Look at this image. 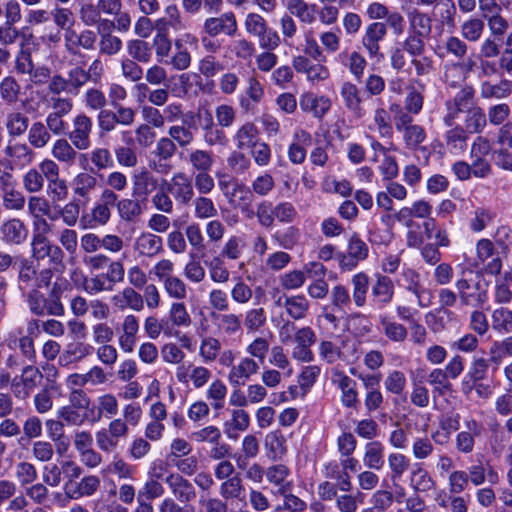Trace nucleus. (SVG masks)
Masks as SVG:
<instances>
[{"label": "nucleus", "mask_w": 512, "mask_h": 512, "mask_svg": "<svg viewBox=\"0 0 512 512\" xmlns=\"http://www.w3.org/2000/svg\"><path fill=\"white\" fill-rule=\"evenodd\" d=\"M235 139L239 150L247 151L249 154H255L256 146V126L254 123H246L239 128Z\"/></svg>", "instance_id": "7c9ffc66"}, {"label": "nucleus", "mask_w": 512, "mask_h": 512, "mask_svg": "<svg viewBox=\"0 0 512 512\" xmlns=\"http://www.w3.org/2000/svg\"><path fill=\"white\" fill-rule=\"evenodd\" d=\"M4 154L20 165H29L35 157L31 146L26 143L9 144L6 146Z\"/></svg>", "instance_id": "bb28decb"}, {"label": "nucleus", "mask_w": 512, "mask_h": 512, "mask_svg": "<svg viewBox=\"0 0 512 512\" xmlns=\"http://www.w3.org/2000/svg\"><path fill=\"white\" fill-rule=\"evenodd\" d=\"M98 409L97 412L91 415V422H98L101 420L103 415L106 418H111L118 413V400L113 394L107 393L101 395L97 399Z\"/></svg>", "instance_id": "c85d7f7f"}, {"label": "nucleus", "mask_w": 512, "mask_h": 512, "mask_svg": "<svg viewBox=\"0 0 512 512\" xmlns=\"http://www.w3.org/2000/svg\"><path fill=\"white\" fill-rule=\"evenodd\" d=\"M117 211L121 220L136 222L143 213V207L139 200L123 198L117 203Z\"/></svg>", "instance_id": "c756f323"}, {"label": "nucleus", "mask_w": 512, "mask_h": 512, "mask_svg": "<svg viewBox=\"0 0 512 512\" xmlns=\"http://www.w3.org/2000/svg\"><path fill=\"white\" fill-rule=\"evenodd\" d=\"M460 303L463 306L482 308L488 299L487 289L481 281L471 284L467 279H458L455 283Z\"/></svg>", "instance_id": "7ed1b4c3"}, {"label": "nucleus", "mask_w": 512, "mask_h": 512, "mask_svg": "<svg viewBox=\"0 0 512 512\" xmlns=\"http://www.w3.org/2000/svg\"><path fill=\"white\" fill-rule=\"evenodd\" d=\"M243 451L244 455L240 456L237 461L238 467L247 471V477L253 478L256 473V463H250L256 455V438L253 435L244 438Z\"/></svg>", "instance_id": "4be33fe9"}, {"label": "nucleus", "mask_w": 512, "mask_h": 512, "mask_svg": "<svg viewBox=\"0 0 512 512\" xmlns=\"http://www.w3.org/2000/svg\"><path fill=\"white\" fill-rule=\"evenodd\" d=\"M57 414H58V417L62 421L66 422L68 425H73V426H81L86 421L91 422V417H92L91 415H89V413H87V412L81 413L80 410L73 408L70 405L61 407L58 410Z\"/></svg>", "instance_id": "a18cd8bd"}, {"label": "nucleus", "mask_w": 512, "mask_h": 512, "mask_svg": "<svg viewBox=\"0 0 512 512\" xmlns=\"http://www.w3.org/2000/svg\"><path fill=\"white\" fill-rule=\"evenodd\" d=\"M264 445L268 451V457L273 460L280 458L284 454V440L278 432L269 433L265 438Z\"/></svg>", "instance_id": "69168bd1"}, {"label": "nucleus", "mask_w": 512, "mask_h": 512, "mask_svg": "<svg viewBox=\"0 0 512 512\" xmlns=\"http://www.w3.org/2000/svg\"><path fill=\"white\" fill-rule=\"evenodd\" d=\"M21 95V86L14 76L8 75L0 81V98L7 105L16 104Z\"/></svg>", "instance_id": "cd10ccee"}, {"label": "nucleus", "mask_w": 512, "mask_h": 512, "mask_svg": "<svg viewBox=\"0 0 512 512\" xmlns=\"http://www.w3.org/2000/svg\"><path fill=\"white\" fill-rule=\"evenodd\" d=\"M67 81L71 94L76 95L90 81V73L81 66H74L67 72Z\"/></svg>", "instance_id": "49530a36"}, {"label": "nucleus", "mask_w": 512, "mask_h": 512, "mask_svg": "<svg viewBox=\"0 0 512 512\" xmlns=\"http://www.w3.org/2000/svg\"><path fill=\"white\" fill-rule=\"evenodd\" d=\"M188 161L199 172L209 171L213 165L211 153L200 149L192 151L189 154Z\"/></svg>", "instance_id": "680f3d73"}, {"label": "nucleus", "mask_w": 512, "mask_h": 512, "mask_svg": "<svg viewBox=\"0 0 512 512\" xmlns=\"http://www.w3.org/2000/svg\"><path fill=\"white\" fill-rule=\"evenodd\" d=\"M486 115L482 108L474 107L467 111L465 130L468 133H480L486 126Z\"/></svg>", "instance_id": "37998d69"}, {"label": "nucleus", "mask_w": 512, "mask_h": 512, "mask_svg": "<svg viewBox=\"0 0 512 512\" xmlns=\"http://www.w3.org/2000/svg\"><path fill=\"white\" fill-rule=\"evenodd\" d=\"M300 107L311 112L315 117L322 118L331 108V101L326 96H316L313 93L303 94L300 98Z\"/></svg>", "instance_id": "f3484780"}, {"label": "nucleus", "mask_w": 512, "mask_h": 512, "mask_svg": "<svg viewBox=\"0 0 512 512\" xmlns=\"http://www.w3.org/2000/svg\"><path fill=\"white\" fill-rule=\"evenodd\" d=\"M197 130L196 114L189 111L182 118L180 124L171 125L168 129V137L173 139V143L182 149L191 145L195 139L194 131Z\"/></svg>", "instance_id": "39448f33"}, {"label": "nucleus", "mask_w": 512, "mask_h": 512, "mask_svg": "<svg viewBox=\"0 0 512 512\" xmlns=\"http://www.w3.org/2000/svg\"><path fill=\"white\" fill-rule=\"evenodd\" d=\"M490 359H485L483 357L475 358L468 370V377L474 383H478L487 378L489 372V362Z\"/></svg>", "instance_id": "0e129e2a"}, {"label": "nucleus", "mask_w": 512, "mask_h": 512, "mask_svg": "<svg viewBox=\"0 0 512 512\" xmlns=\"http://www.w3.org/2000/svg\"><path fill=\"white\" fill-rule=\"evenodd\" d=\"M287 10L304 23H312L315 20L314 13L310 11L308 4L303 0H288Z\"/></svg>", "instance_id": "bf43d9fd"}, {"label": "nucleus", "mask_w": 512, "mask_h": 512, "mask_svg": "<svg viewBox=\"0 0 512 512\" xmlns=\"http://www.w3.org/2000/svg\"><path fill=\"white\" fill-rule=\"evenodd\" d=\"M92 339L95 344L110 343L114 337V329L107 322H97L91 327Z\"/></svg>", "instance_id": "774afa93"}, {"label": "nucleus", "mask_w": 512, "mask_h": 512, "mask_svg": "<svg viewBox=\"0 0 512 512\" xmlns=\"http://www.w3.org/2000/svg\"><path fill=\"white\" fill-rule=\"evenodd\" d=\"M256 372V363L253 359L245 358L238 365L233 366L229 379L235 385H244L250 375Z\"/></svg>", "instance_id": "f704fd0d"}, {"label": "nucleus", "mask_w": 512, "mask_h": 512, "mask_svg": "<svg viewBox=\"0 0 512 512\" xmlns=\"http://www.w3.org/2000/svg\"><path fill=\"white\" fill-rule=\"evenodd\" d=\"M384 335L393 342H404L408 336L405 326L392 321L387 316H381L379 321Z\"/></svg>", "instance_id": "4c0bfd02"}, {"label": "nucleus", "mask_w": 512, "mask_h": 512, "mask_svg": "<svg viewBox=\"0 0 512 512\" xmlns=\"http://www.w3.org/2000/svg\"><path fill=\"white\" fill-rule=\"evenodd\" d=\"M133 195L146 198L158 185L157 179L146 168L135 171L132 176Z\"/></svg>", "instance_id": "dca6fc26"}, {"label": "nucleus", "mask_w": 512, "mask_h": 512, "mask_svg": "<svg viewBox=\"0 0 512 512\" xmlns=\"http://www.w3.org/2000/svg\"><path fill=\"white\" fill-rule=\"evenodd\" d=\"M172 495L181 503H188L195 499L196 490L193 484L179 473H170L165 478Z\"/></svg>", "instance_id": "6e6552de"}, {"label": "nucleus", "mask_w": 512, "mask_h": 512, "mask_svg": "<svg viewBox=\"0 0 512 512\" xmlns=\"http://www.w3.org/2000/svg\"><path fill=\"white\" fill-rule=\"evenodd\" d=\"M1 240L8 245H20L28 236V229L24 222L18 218H12L0 227Z\"/></svg>", "instance_id": "f8f14e48"}, {"label": "nucleus", "mask_w": 512, "mask_h": 512, "mask_svg": "<svg viewBox=\"0 0 512 512\" xmlns=\"http://www.w3.org/2000/svg\"><path fill=\"white\" fill-rule=\"evenodd\" d=\"M33 364L34 363H31L30 365L25 366L21 374V382L26 389V396H28L29 392L40 384L43 378L40 370Z\"/></svg>", "instance_id": "4d7b16f0"}, {"label": "nucleus", "mask_w": 512, "mask_h": 512, "mask_svg": "<svg viewBox=\"0 0 512 512\" xmlns=\"http://www.w3.org/2000/svg\"><path fill=\"white\" fill-rule=\"evenodd\" d=\"M64 48L70 56H80L81 50L93 51L97 44V34L90 29H84L80 32L75 29H67L63 33Z\"/></svg>", "instance_id": "f03ea898"}, {"label": "nucleus", "mask_w": 512, "mask_h": 512, "mask_svg": "<svg viewBox=\"0 0 512 512\" xmlns=\"http://www.w3.org/2000/svg\"><path fill=\"white\" fill-rule=\"evenodd\" d=\"M353 301L357 307L364 306L366 294L369 286L368 276L364 273H358L352 277Z\"/></svg>", "instance_id": "de8ad7c7"}, {"label": "nucleus", "mask_w": 512, "mask_h": 512, "mask_svg": "<svg viewBox=\"0 0 512 512\" xmlns=\"http://www.w3.org/2000/svg\"><path fill=\"white\" fill-rule=\"evenodd\" d=\"M492 327L499 332L510 333L512 331V309H495L492 313Z\"/></svg>", "instance_id": "09e8293b"}, {"label": "nucleus", "mask_w": 512, "mask_h": 512, "mask_svg": "<svg viewBox=\"0 0 512 512\" xmlns=\"http://www.w3.org/2000/svg\"><path fill=\"white\" fill-rule=\"evenodd\" d=\"M410 25L412 33L429 36L431 32V19L418 11H413L410 15Z\"/></svg>", "instance_id": "338daca9"}, {"label": "nucleus", "mask_w": 512, "mask_h": 512, "mask_svg": "<svg viewBox=\"0 0 512 512\" xmlns=\"http://www.w3.org/2000/svg\"><path fill=\"white\" fill-rule=\"evenodd\" d=\"M400 133L402 134L406 148L409 150L422 149L421 145L425 142L427 137L425 129L418 124L410 126Z\"/></svg>", "instance_id": "ea45409f"}, {"label": "nucleus", "mask_w": 512, "mask_h": 512, "mask_svg": "<svg viewBox=\"0 0 512 512\" xmlns=\"http://www.w3.org/2000/svg\"><path fill=\"white\" fill-rule=\"evenodd\" d=\"M93 346L85 342H72L66 346L63 354L59 358L61 365H67L72 362H79L93 353Z\"/></svg>", "instance_id": "aec40b11"}, {"label": "nucleus", "mask_w": 512, "mask_h": 512, "mask_svg": "<svg viewBox=\"0 0 512 512\" xmlns=\"http://www.w3.org/2000/svg\"><path fill=\"white\" fill-rule=\"evenodd\" d=\"M253 199V192L248 187L240 183H235L233 185L230 202L235 206H238L250 219L253 218L254 215L252 208Z\"/></svg>", "instance_id": "a211bd4d"}, {"label": "nucleus", "mask_w": 512, "mask_h": 512, "mask_svg": "<svg viewBox=\"0 0 512 512\" xmlns=\"http://www.w3.org/2000/svg\"><path fill=\"white\" fill-rule=\"evenodd\" d=\"M57 236L59 245L67 251L69 254H74L78 246V234L71 227L58 229L55 233Z\"/></svg>", "instance_id": "6e6d98bb"}, {"label": "nucleus", "mask_w": 512, "mask_h": 512, "mask_svg": "<svg viewBox=\"0 0 512 512\" xmlns=\"http://www.w3.org/2000/svg\"><path fill=\"white\" fill-rule=\"evenodd\" d=\"M101 480L97 475H86L78 481L68 494L74 498L91 497L100 488Z\"/></svg>", "instance_id": "b1692460"}, {"label": "nucleus", "mask_w": 512, "mask_h": 512, "mask_svg": "<svg viewBox=\"0 0 512 512\" xmlns=\"http://www.w3.org/2000/svg\"><path fill=\"white\" fill-rule=\"evenodd\" d=\"M183 10L190 15L199 14L203 8L208 14L221 11L223 0H181Z\"/></svg>", "instance_id": "a878e982"}, {"label": "nucleus", "mask_w": 512, "mask_h": 512, "mask_svg": "<svg viewBox=\"0 0 512 512\" xmlns=\"http://www.w3.org/2000/svg\"><path fill=\"white\" fill-rule=\"evenodd\" d=\"M15 475L22 487H27L38 478V472L34 464L26 461L16 465Z\"/></svg>", "instance_id": "864d4df0"}, {"label": "nucleus", "mask_w": 512, "mask_h": 512, "mask_svg": "<svg viewBox=\"0 0 512 512\" xmlns=\"http://www.w3.org/2000/svg\"><path fill=\"white\" fill-rule=\"evenodd\" d=\"M163 183L167 187V191L182 205L189 204L194 197L192 180L184 172L174 174L169 182L164 181Z\"/></svg>", "instance_id": "0eeeda50"}, {"label": "nucleus", "mask_w": 512, "mask_h": 512, "mask_svg": "<svg viewBox=\"0 0 512 512\" xmlns=\"http://www.w3.org/2000/svg\"><path fill=\"white\" fill-rule=\"evenodd\" d=\"M345 107L353 114L355 118H362L366 115V110L362 106L360 90L351 82H344L340 91Z\"/></svg>", "instance_id": "2eb2a0df"}, {"label": "nucleus", "mask_w": 512, "mask_h": 512, "mask_svg": "<svg viewBox=\"0 0 512 512\" xmlns=\"http://www.w3.org/2000/svg\"><path fill=\"white\" fill-rule=\"evenodd\" d=\"M121 73L126 80L138 83L143 78L144 70L137 60L124 58L121 61Z\"/></svg>", "instance_id": "052dcab7"}, {"label": "nucleus", "mask_w": 512, "mask_h": 512, "mask_svg": "<svg viewBox=\"0 0 512 512\" xmlns=\"http://www.w3.org/2000/svg\"><path fill=\"white\" fill-rule=\"evenodd\" d=\"M469 431H462L456 436V448L462 453H470L474 448V436L481 433V426L476 421L467 423Z\"/></svg>", "instance_id": "72a5a7b5"}, {"label": "nucleus", "mask_w": 512, "mask_h": 512, "mask_svg": "<svg viewBox=\"0 0 512 512\" xmlns=\"http://www.w3.org/2000/svg\"><path fill=\"white\" fill-rule=\"evenodd\" d=\"M393 296V281L387 276H377L376 283L372 287L373 301L380 306H386L392 301Z\"/></svg>", "instance_id": "6ab92c4d"}, {"label": "nucleus", "mask_w": 512, "mask_h": 512, "mask_svg": "<svg viewBox=\"0 0 512 512\" xmlns=\"http://www.w3.org/2000/svg\"><path fill=\"white\" fill-rule=\"evenodd\" d=\"M52 135L42 121H35L31 124L27 140L28 144L35 149L45 148L51 141Z\"/></svg>", "instance_id": "393cba45"}, {"label": "nucleus", "mask_w": 512, "mask_h": 512, "mask_svg": "<svg viewBox=\"0 0 512 512\" xmlns=\"http://www.w3.org/2000/svg\"><path fill=\"white\" fill-rule=\"evenodd\" d=\"M122 40L110 32L100 34L98 48L99 55L114 56L121 51Z\"/></svg>", "instance_id": "c03bdc74"}, {"label": "nucleus", "mask_w": 512, "mask_h": 512, "mask_svg": "<svg viewBox=\"0 0 512 512\" xmlns=\"http://www.w3.org/2000/svg\"><path fill=\"white\" fill-rule=\"evenodd\" d=\"M69 405L89 415L94 413V405L91 398L84 390H72L68 396Z\"/></svg>", "instance_id": "603ef678"}, {"label": "nucleus", "mask_w": 512, "mask_h": 512, "mask_svg": "<svg viewBox=\"0 0 512 512\" xmlns=\"http://www.w3.org/2000/svg\"><path fill=\"white\" fill-rule=\"evenodd\" d=\"M47 180V194L53 202L64 201L68 196V186L65 179L60 178V168L53 161L50 169H45Z\"/></svg>", "instance_id": "1a4fd4ad"}, {"label": "nucleus", "mask_w": 512, "mask_h": 512, "mask_svg": "<svg viewBox=\"0 0 512 512\" xmlns=\"http://www.w3.org/2000/svg\"><path fill=\"white\" fill-rule=\"evenodd\" d=\"M134 250L141 257L154 258L163 251V240L151 232H143L136 238Z\"/></svg>", "instance_id": "ddd939ff"}, {"label": "nucleus", "mask_w": 512, "mask_h": 512, "mask_svg": "<svg viewBox=\"0 0 512 512\" xmlns=\"http://www.w3.org/2000/svg\"><path fill=\"white\" fill-rule=\"evenodd\" d=\"M61 469L66 479L65 490L68 493L77 483L75 480L80 478L83 473L82 467L73 460H66L61 463Z\"/></svg>", "instance_id": "e2e57ef3"}, {"label": "nucleus", "mask_w": 512, "mask_h": 512, "mask_svg": "<svg viewBox=\"0 0 512 512\" xmlns=\"http://www.w3.org/2000/svg\"><path fill=\"white\" fill-rule=\"evenodd\" d=\"M253 158H255V154L238 149L228 157L227 162L234 172L243 173L250 167Z\"/></svg>", "instance_id": "5fc2aeb1"}, {"label": "nucleus", "mask_w": 512, "mask_h": 512, "mask_svg": "<svg viewBox=\"0 0 512 512\" xmlns=\"http://www.w3.org/2000/svg\"><path fill=\"white\" fill-rule=\"evenodd\" d=\"M511 86L512 82L507 79H503L497 84H492L488 81H485L481 84L480 93L484 99H502L510 95Z\"/></svg>", "instance_id": "e433bc0d"}, {"label": "nucleus", "mask_w": 512, "mask_h": 512, "mask_svg": "<svg viewBox=\"0 0 512 512\" xmlns=\"http://www.w3.org/2000/svg\"><path fill=\"white\" fill-rule=\"evenodd\" d=\"M106 471L116 475L119 480L132 479L136 472L134 466L119 457L113 458V460L108 464Z\"/></svg>", "instance_id": "3c124183"}, {"label": "nucleus", "mask_w": 512, "mask_h": 512, "mask_svg": "<svg viewBox=\"0 0 512 512\" xmlns=\"http://www.w3.org/2000/svg\"><path fill=\"white\" fill-rule=\"evenodd\" d=\"M53 161L52 159H44L36 168H30L23 175L22 185L28 193L35 194L43 190L46 180L45 169H50Z\"/></svg>", "instance_id": "9d476101"}, {"label": "nucleus", "mask_w": 512, "mask_h": 512, "mask_svg": "<svg viewBox=\"0 0 512 512\" xmlns=\"http://www.w3.org/2000/svg\"><path fill=\"white\" fill-rule=\"evenodd\" d=\"M116 283L110 282L105 274H97L84 280L83 289L89 295H96L101 292L112 291Z\"/></svg>", "instance_id": "79ce46f5"}, {"label": "nucleus", "mask_w": 512, "mask_h": 512, "mask_svg": "<svg viewBox=\"0 0 512 512\" xmlns=\"http://www.w3.org/2000/svg\"><path fill=\"white\" fill-rule=\"evenodd\" d=\"M410 485L416 492H428L435 488L434 480L420 464H416L411 471Z\"/></svg>", "instance_id": "473e14b6"}, {"label": "nucleus", "mask_w": 512, "mask_h": 512, "mask_svg": "<svg viewBox=\"0 0 512 512\" xmlns=\"http://www.w3.org/2000/svg\"><path fill=\"white\" fill-rule=\"evenodd\" d=\"M113 302L120 309L130 308L134 311H141L144 307L142 295L132 287H126L119 294L113 296Z\"/></svg>", "instance_id": "5701e85b"}, {"label": "nucleus", "mask_w": 512, "mask_h": 512, "mask_svg": "<svg viewBox=\"0 0 512 512\" xmlns=\"http://www.w3.org/2000/svg\"><path fill=\"white\" fill-rule=\"evenodd\" d=\"M387 34L386 24L382 22H373L367 26L365 34L362 37V44L366 48L370 57H383L380 53V41Z\"/></svg>", "instance_id": "9b49d317"}, {"label": "nucleus", "mask_w": 512, "mask_h": 512, "mask_svg": "<svg viewBox=\"0 0 512 512\" xmlns=\"http://www.w3.org/2000/svg\"><path fill=\"white\" fill-rule=\"evenodd\" d=\"M169 319L172 325L177 327H188L191 325V317L182 302L172 303L169 311Z\"/></svg>", "instance_id": "13d9d810"}, {"label": "nucleus", "mask_w": 512, "mask_h": 512, "mask_svg": "<svg viewBox=\"0 0 512 512\" xmlns=\"http://www.w3.org/2000/svg\"><path fill=\"white\" fill-rule=\"evenodd\" d=\"M203 32L210 37L220 34L232 37L237 32V21L233 12H226L218 17H208L203 23Z\"/></svg>", "instance_id": "423d86ee"}, {"label": "nucleus", "mask_w": 512, "mask_h": 512, "mask_svg": "<svg viewBox=\"0 0 512 512\" xmlns=\"http://www.w3.org/2000/svg\"><path fill=\"white\" fill-rule=\"evenodd\" d=\"M77 148L72 145V142L66 138L57 139L51 150V155L57 161L65 163L68 166L75 164L78 153Z\"/></svg>", "instance_id": "412c9836"}, {"label": "nucleus", "mask_w": 512, "mask_h": 512, "mask_svg": "<svg viewBox=\"0 0 512 512\" xmlns=\"http://www.w3.org/2000/svg\"><path fill=\"white\" fill-rule=\"evenodd\" d=\"M138 331V318L132 314L126 315L121 324V334L118 338V344L124 352L131 353L134 350Z\"/></svg>", "instance_id": "4468645a"}, {"label": "nucleus", "mask_w": 512, "mask_h": 512, "mask_svg": "<svg viewBox=\"0 0 512 512\" xmlns=\"http://www.w3.org/2000/svg\"><path fill=\"white\" fill-rule=\"evenodd\" d=\"M54 24L66 33L67 29H74L75 18L71 9L55 6L51 10Z\"/></svg>", "instance_id": "8fccbe9b"}, {"label": "nucleus", "mask_w": 512, "mask_h": 512, "mask_svg": "<svg viewBox=\"0 0 512 512\" xmlns=\"http://www.w3.org/2000/svg\"><path fill=\"white\" fill-rule=\"evenodd\" d=\"M6 130L11 137H20L29 130V118L23 112L13 111L6 117Z\"/></svg>", "instance_id": "2f4dec72"}, {"label": "nucleus", "mask_w": 512, "mask_h": 512, "mask_svg": "<svg viewBox=\"0 0 512 512\" xmlns=\"http://www.w3.org/2000/svg\"><path fill=\"white\" fill-rule=\"evenodd\" d=\"M73 185L74 194L88 201L90 193L96 188L97 179L90 173L82 172L76 175Z\"/></svg>", "instance_id": "c9c22d12"}, {"label": "nucleus", "mask_w": 512, "mask_h": 512, "mask_svg": "<svg viewBox=\"0 0 512 512\" xmlns=\"http://www.w3.org/2000/svg\"><path fill=\"white\" fill-rule=\"evenodd\" d=\"M383 451L384 447L379 441L369 442L365 449L364 464L370 469L380 470L384 465Z\"/></svg>", "instance_id": "58836bf2"}, {"label": "nucleus", "mask_w": 512, "mask_h": 512, "mask_svg": "<svg viewBox=\"0 0 512 512\" xmlns=\"http://www.w3.org/2000/svg\"><path fill=\"white\" fill-rule=\"evenodd\" d=\"M84 265L92 272L107 268L106 278L110 282H123L125 277L124 264L120 260H112L105 254H90L83 257Z\"/></svg>", "instance_id": "f257e3e1"}, {"label": "nucleus", "mask_w": 512, "mask_h": 512, "mask_svg": "<svg viewBox=\"0 0 512 512\" xmlns=\"http://www.w3.org/2000/svg\"><path fill=\"white\" fill-rule=\"evenodd\" d=\"M93 120L85 113L77 114L72 120V129L68 138L78 150H87L91 146Z\"/></svg>", "instance_id": "20e7f679"}, {"label": "nucleus", "mask_w": 512, "mask_h": 512, "mask_svg": "<svg viewBox=\"0 0 512 512\" xmlns=\"http://www.w3.org/2000/svg\"><path fill=\"white\" fill-rule=\"evenodd\" d=\"M127 52L131 59L139 63H148L152 58V49L148 42L134 39L127 42Z\"/></svg>", "instance_id": "a19ab883"}]
</instances>
